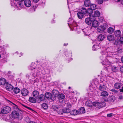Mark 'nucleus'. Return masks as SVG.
<instances>
[{"mask_svg": "<svg viewBox=\"0 0 123 123\" xmlns=\"http://www.w3.org/2000/svg\"><path fill=\"white\" fill-rule=\"evenodd\" d=\"M111 52H110L108 51L107 52H105V51H103L102 52V55L100 57V59L101 60H102V63L103 65H108L109 63V62L108 61H107L105 59V58L107 56H111V55L110 53H111Z\"/></svg>", "mask_w": 123, "mask_h": 123, "instance_id": "f257e3e1", "label": "nucleus"}, {"mask_svg": "<svg viewBox=\"0 0 123 123\" xmlns=\"http://www.w3.org/2000/svg\"><path fill=\"white\" fill-rule=\"evenodd\" d=\"M24 0H14L11 2L12 6L15 7H17V9L20 10L24 7L23 5L22 2Z\"/></svg>", "mask_w": 123, "mask_h": 123, "instance_id": "f03ea898", "label": "nucleus"}, {"mask_svg": "<svg viewBox=\"0 0 123 123\" xmlns=\"http://www.w3.org/2000/svg\"><path fill=\"white\" fill-rule=\"evenodd\" d=\"M105 105V103L104 102L99 103L96 102L93 103V106L96 107V108L99 109L104 107Z\"/></svg>", "mask_w": 123, "mask_h": 123, "instance_id": "7ed1b4c3", "label": "nucleus"}, {"mask_svg": "<svg viewBox=\"0 0 123 123\" xmlns=\"http://www.w3.org/2000/svg\"><path fill=\"white\" fill-rule=\"evenodd\" d=\"M34 64V63L32 62L31 64V67L33 68V72L34 71L36 73V75H39L41 74V69L40 68L38 67L37 68H36L34 67H33V65Z\"/></svg>", "mask_w": 123, "mask_h": 123, "instance_id": "20e7f679", "label": "nucleus"}, {"mask_svg": "<svg viewBox=\"0 0 123 123\" xmlns=\"http://www.w3.org/2000/svg\"><path fill=\"white\" fill-rule=\"evenodd\" d=\"M12 118H18L19 119H21L22 118V115L20 114L19 115V113L16 111H13L12 113Z\"/></svg>", "mask_w": 123, "mask_h": 123, "instance_id": "39448f33", "label": "nucleus"}, {"mask_svg": "<svg viewBox=\"0 0 123 123\" xmlns=\"http://www.w3.org/2000/svg\"><path fill=\"white\" fill-rule=\"evenodd\" d=\"M86 14V9L84 8H82L81 11L77 13V15L79 18L81 19L83 17L84 15Z\"/></svg>", "mask_w": 123, "mask_h": 123, "instance_id": "423d86ee", "label": "nucleus"}, {"mask_svg": "<svg viewBox=\"0 0 123 123\" xmlns=\"http://www.w3.org/2000/svg\"><path fill=\"white\" fill-rule=\"evenodd\" d=\"M11 108L8 106H6L1 109V112L3 114H6L10 112Z\"/></svg>", "mask_w": 123, "mask_h": 123, "instance_id": "0eeeda50", "label": "nucleus"}, {"mask_svg": "<svg viewBox=\"0 0 123 123\" xmlns=\"http://www.w3.org/2000/svg\"><path fill=\"white\" fill-rule=\"evenodd\" d=\"M93 16V15H90L89 17L86 18L85 22L86 24L89 25L91 24L92 22V23L93 20L95 19L94 18H92Z\"/></svg>", "mask_w": 123, "mask_h": 123, "instance_id": "6e6552de", "label": "nucleus"}, {"mask_svg": "<svg viewBox=\"0 0 123 123\" xmlns=\"http://www.w3.org/2000/svg\"><path fill=\"white\" fill-rule=\"evenodd\" d=\"M107 25L106 24L103 25H101L97 28V30L98 32L101 33L107 27Z\"/></svg>", "mask_w": 123, "mask_h": 123, "instance_id": "1a4fd4ad", "label": "nucleus"}, {"mask_svg": "<svg viewBox=\"0 0 123 123\" xmlns=\"http://www.w3.org/2000/svg\"><path fill=\"white\" fill-rule=\"evenodd\" d=\"M32 72L30 74H28L27 75L26 77L28 79H34L36 76V74L33 73V68H32Z\"/></svg>", "mask_w": 123, "mask_h": 123, "instance_id": "9d476101", "label": "nucleus"}, {"mask_svg": "<svg viewBox=\"0 0 123 123\" xmlns=\"http://www.w3.org/2000/svg\"><path fill=\"white\" fill-rule=\"evenodd\" d=\"M68 24L70 27L74 26V25H75V22L73 19L69 18L68 20Z\"/></svg>", "mask_w": 123, "mask_h": 123, "instance_id": "9b49d317", "label": "nucleus"}, {"mask_svg": "<svg viewBox=\"0 0 123 123\" xmlns=\"http://www.w3.org/2000/svg\"><path fill=\"white\" fill-rule=\"evenodd\" d=\"M21 94L24 96H27L29 93V91L27 89L24 88L21 91Z\"/></svg>", "mask_w": 123, "mask_h": 123, "instance_id": "f8f14e48", "label": "nucleus"}, {"mask_svg": "<svg viewBox=\"0 0 123 123\" xmlns=\"http://www.w3.org/2000/svg\"><path fill=\"white\" fill-rule=\"evenodd\" d=\"M6 88L7 90L9 91H12L13 90V87L11 84H7L6 85Z\"/></svg>", "mask_w": 123, "mask_h": 123, "instance_id": "ddd939ff", "label": "nucleus"}, {"mask_svg": "<svg viewBox=\"0 0 123 123\" xmlns=\"http://www.w3.org/2000/svg\"><path fill=\"white\" fill-rule=\"evenodd\" d=\"M91 15H93V17L95 19V17H99L100 15V13L98 11H96L94 12L93 14Z\"/></svg>", "mask_w": 123, "mask_h": 123, "instance_id": "4468645a", "label": "nucleus"}, {"mask_svg": "<svg viewBox=\"0 0 123 123\" xmlns=\"http://www.w3.org/2000/svg\"><path fill=\"white\" fill-rule=\"evenodd\" d=\"M24 3L25 6L27 7H30L31 5V1L30 0H25Z\"/></svg>", "mask_w": 123, "mask_h": 123, "instance_id": "2eb2a0df", "label": "nucleus"}, {"mask_svg": "<svg viewBox=\"0 0 123 123\" xmlns=\"http://www.w3.org/2000/svg\"><path fill=\"white\" fill-rule=\"evenodd\" d=\"M46 98L48 99H51L52 97V95L49 92H46L45 95Z\"/></svg>", "mask_w": 123, "mask_h": 123, "instance_id": "dca6fc26", "label": "nucleus"}, {"mask_svg": "<svg viewBox=\"0 0 123 123\" xmlns=\"http://www.w3.org/2000/svg\"><path fill=\"white\" fill-rule=\"evenodd\" d=\"M92 25L94 27H97L98 25V22L95 19H94L92 23Z\"/></svg>", "mask_w": 123, "mask_h": 123, "instance_id": "f3484780", "label": "nucleus"}, {"mask_svg": "<svg viewBox=\"0 0 123 123\" xmlns=\"http://www.w3.org/2000/svg\"><path fill=\"white\" fill-rule=\"evenodd\" d=\"M52 93L54 97H57L58 95L59 92L58 91L56 90H53L52 92Z\"/></svg>", "mask_w": 123, "mask_h": 123, "instance_id": "a211bd4d", "label": "nucleus"}, {"mask_svg": "<svg viewBox=\"0 0 123 123\" xmlns=\"http://www.w3.org/2000/svg\"><path fill=\"white\" fill-rule=\"evenodd\" d=\"M9 102L10 103V104L12 106V108L13 109L16 110H19L17 105L11 101H10Z\"/></svg>", "mask_w": 123, "mask_h": 123, "instance_id": "6ab92c4d", "label": "nucleus"}, {"mask_svg": "<svg viewBox=\"0 0 123 123\" xmlns=\"http://www.w3.org/2000/svg\"><path fill=\"white\" fill-rule=\"evenodd\" d=\"M71 27L73 28L74 30L78 31V34L80 33V32L79 31H80V29L79 28V27L77 26L76 25V24H75V25H74V26H73V27Z\"/></svg>", "mask_w": 123, "mask_h": 123, "instance_id": "aec40b11", "label": "nucleus"}, {"mask_svg": "<svg viewBox=\"0 0 123 123\" xmlns=\"http://www.w3.org/2000/svg\"><path fill=\"white\" fill-rule=\"evenodd\" d=\"M45 99V96L43 94H41L39 97L38 102L39 103L41 101L44 100Z\"/></svg>", "mask_w": 123, "mask_h": 123, "instance_id": "412c9836", "label": "nucleus"}, {"mask_svg": "<svg viewBox=\"0 0 123 123\" xmlns=\"http://www.w3.org/2000/svg\"><path fill=\"white\" fill-rule=\"evenodd\" d=\"M106 87L104 85H100L99 87V89L101 91H103L106 90Z\"/></svg>", "mask_w": 123, "mask_h": 123, "instance_id": "4be33fe9", "label": "nucleus"}, {"mask_svg": "<svg viewBox=\"0 0 123 123\" xmlns=\"http://www.w3.org/2000/svg\"><path fill=\"white\" fill-rule=\"evenodd\" d=\"M105 38V37L104 35L100 34L99 35L97 38V39L98 41H102Z\"/></svg>", "mask_w": 123, "mask_h": 123, "instance_id": "5701e85b", "label": "nucleus"}, {"mask_svg": "<svg viewBox=\"0 0 123 123\" xmlns=\"http://www.w3.org/2000/svg\"><path fill=\"white\" fill-rule=\"evenodd\" d=\"M107 39L108 40L111 41L114 40V38L113 36L110 35L107 36Z\"/></svg>", "mask_w": 123, "mask_h": 123, "instance_id": "b1692460", "label": "nucleus"}, {"mask_svg": "<svg viewBox=\"0 0 123 123\" xmlns=\"http://www.w3.org/2000/svg\"><path fill=\"white\" fill-rule=\"evenodd\" d=\"M86 106L89 107H92L93 105V103L90 101H87L85 104Z\"/></svg>", "mask_w": 123, "mask_h": 123, "instance_id": "393cba45", "label": "nucleus"}, {"mask_svg": "<svg viewBox=\"0 0 123 123\" xmlns=\"http://www.w3.org/2000/svg\"><path fill=\"white\" fill-rule=\"evenodd\" d=\"M6 80L3 78H0V85H3L5 84L6 83Z\"/></svg>", "mask_w": 123, "mask_h": 123, "instance_id": "a878e982", "label": "nucleus"}, {"mask_svg": "<svg viewBox=\"0 0 123 123\" xmlns=\"http://www.w3.org/2000/svg\"><path fill=\"white\" fill-rule=\"evenodd\" d=\"M39 92L37 91H35L33 92V95L35 98H37L39 95Z\"/></svg>", "mask_w": 123, "mask_h": 123, "instance_id": "bb28decb", "label": "nucleus"}, {"mask_svg": "<svg viewBox=\"0 0 123 123\" xmlns=\"http://www.w3.org/2000/svg\"><path fill=\"white\" fill-rule=\"evenodd\" d=\"M78 113H79V112L77 110H74L71 111L70 114L72 115H77Z\"/></svg>", "mask_w": 123, "mask_h": 123, "instance_id": "cd10ccee", "label": "nucleus"}, {"mask_svg": "<svg viewBox=\"0 0 123 123\" xmlns=\"http://www.w3.org/2000/svg\"><path fill=\"white\" fill-rule=\"evenodd\" d=\"M100 48L99 45H94L92 47V50L94 51H96Z\"/></svg>", "mask_w": 123, "mask_h": 123, "instance_id": "c85d7f7f", "label": "nucleus"}, {"mask_svg": "<svg viewBox=\"0 0 123 123\" xmlns=\"http://www.w3.org/2000/svg\"><path fill=\"white\" fill-rule=\"evenodd\" d=\"M78 112L79 114H82L85 112V110L84 107H82L79 110Z\"/></svg>", "mask_w": 123, "mask_h": 123, "instance_id": "c756f323", "label": "nucleus"}, {"mask_svg": "<svg viewBox=\"0 0 123 123\" xmlns=\"http://www.w3.org/2000/svg\"><path fill=\"white\" fill-rule=\"evenodd\" d=\"M57 97L59 99H64L65 98V96L63 94L61 93L59 94Z\"/></svg>", "mask_w": 123, "mask_h": 123, "instance_id": "7c9ffc66", "label": "nucleus"}, {"mask_svg": "<svg viewBox=\"0 0 123 123\" xmlns=\"http://www.w3.org/2000/svg\"><path fill=\"white\" fill-rule=\"evenodd\" d=\"M84 4L85 6L89 7L91 5L90 1L89 0H86L84 1Z\"/></svg>", "mask_w": 123, "mask_h": 123, "instance_id": "2f4dec72", "label": "nucleus"}, {"mask_svg": "<svg viewBox=\"0 0 123 123\" xmlns=\"http://www.w3.org/2000/svg\"><path fill=\"white\" fill-rule=\"evenodd\" d=\"M29 100L30 102L33 103H35L36 102V99L32 97H30Z\"/></svg>", "mask_w": 123, "mask_h": 123, "instance_id": "473e14b6", "label": "nucleus"}, {"mask_svg": "<svg viewBox=\"0 0 123 123\" xmlns=\"http://www.w3.org/2000/svg\"><path fill=\"white\" fill-rule=\"evenodd\" d=\"M108 95V93L106 91H104L101 93V95L103 97H106Z\"/></svg>", "mask_w": 123, "mask_h": 123, "instance_id": "72a5a7b5", "label": "nucleus"}, {"mask_svg": "<svg viewBox=\"0 0 123 123\" xmlns=\"http://www.w3.org/2000/svg\"><path fill=\"white\" fill-rule=\"evenodd\" d=\"M121 32L120 31L117 30L115 32V36L117 37H119L121 36Z\"/></svg>", "mask_w": 123, "mask_h": 123, "instance_id": "f704fd0d", "label": "nucleus"}, {"mask_svg": "<svg viewBox=\"0 0 123 123\" xmlns=\"http://www.w3.org/2000/svg\"><path fill=\"white\" fill-rule=\"evenodd\" d=\"M121 86V84L119 83H115L114 85V86L117 89L119 88Z\"/></svg>", "mask_w": 123, "mask_h": 123, "instance_id": "c9c22d12", "label": "nucleus"}, {"mask_svg": "<svg viewBox=\"0 0 123 123\" xmlns=\"http://www.w3.org/2000/svg\"><path fill=\"white\" fill-rule=\"evenodd\" d=\"M63 112L65 113H69L70 112V110L69 108H66L63 109Z\"/></svg>", "mask_w": 123, "mask_h": 123, "instance_id": "e433bc0d", "label": "nucleus"}, {"mask_svg": "<svg viewBox=\"0 0 123 123\" xmlns=\"http://www.w3.org/2000/svg\"><path fill=\"white\" fill-rule=\"evenodd\" d=\"M20 91V89L18 87H15L13 90L14 92L16 94L19 93Z\"/></svg>", "mask_w": 123, "mask_h": 123, "instance_id": "4c0bfd02", "label": "nucleus"}, {"mask_svg": "<svg viewBox=\"0 0 123 123\" xmlns=\"http://www.w3.org/2000/svg\"><path fill=\"white\" fill-rule=\"evenodd\" d=\"M114 30L113 28L111 27H109L107 30V31L108 33L111 34L114 32Z\"/></svg>", "mask_w": 123, "mask_h": 123, "instance_id": "58836bf2", "label": "nucleus"}, {"mask_svg": "<svg viewBox=\"0 0 123 123\" xmlns=\"http://www.w3.org/2000/svg\"><path fill=\"white\" fill-rule=\"evenodd\" d=\"M86 13L88 14H91L92 13V10L91 8H89L86 10Z\"/></svg>", "mask_w": 123, "mask_h": 123, "instance_id": "ea45409f", "label": "nucleus"}, {"mask_svg": "<svg viewBox=\"0 0 123 123\" xmlns=\"http://www.w3.org/2000/svg\"><path fill=\"white\" fill-rule=\"evenodd\" d=\"M90 6L92 10H94L96 8V5L95 4H92L90 5Z\"/></svg>", "mask_w": 123, "mask_h": 123, "instance_id": "a19ab883", "label": "nucleus"}, {"mask_svg": "<svg viewBox=\"0 0 123 123\" xmlns=\"http://www.w3.org/2000/svg\"><path fill=\"white\" fill-rule=\"evenodd\" d=\"M41 106L42 107L45 109H47L48 107L47 104L45 103H43L41 105Z\"/></svg>", "mask_w": 123, "mask_h": 123, "instance_id": "79ce46f5", "label": "nucleus"}, {"mask_svg": "<svg viewBox=\"0 0 123 123\" xmlns=\"http://www.w3.org/2000/svg\"><path fill=\"white\" fill-rule=\"evenodd\" d=\"M112 69L113 72H115L118 71V68L117 67L113 66L112 67Z\"/></svg>", "mask_w": 123, "mask_h": 123, "instance_id": "37998d69", "label": "nucleus"}, {"mask_svg": "<svg viewBox=\"0 0 123 123\" xmlns=\"http://www.w3.org/2000/svg\"><path fill=\"white\" fill-rule=\"evenodd\" d=\"M81 30L83 32L85 35H88L89 34V33L86 30V29H84L83 30Z\"/></svg>", "mask_w": 123, "mask_h": 123, "instance_id": "c03bdc74", "label": "nucleus"}, {"mask_svg": "<svg viewBox=\"0 0 123 123\" xmlns=\"http://www.w3.org/2000/svg\"><path fill=\"white\" fill-rule=\"evenodd\" d=\"M115 99V98L114 96H111L109 98V100L111 102H113Z\"/></svg>", "mask_w": 123, "mask_h": 123, "instance_id": "a18cd8bd", "label": "nucleus"}, {"mask_svg": "<svg viewBox=\"0 0 123 123\" xmlns=\"http://www.w3.org/2000/svg\"><path fill=\"white\" fill-rule=\"evenodd\" d=\"M77 0L78 1L79 0ZM76 2V1H75V0H67V2L68 6H69V3L70 4L72 2Z\"/></svg>", "mask_w": 123, "mask_h": 123, "instance_id": "49530a36", "label": "nucleus"}, {"mask_svg": "<svg viewBox=\"0 0 123 123\" xmlns=\"http://www.w3.org/2000/svg\"><path fill=\"white\" fill-rule=\"evenodd\" d=\"M103 0H97V1L98 4H101L103 3Z\"/></svg>", "mask_w": 123, "mask_h": 123, "instance_id": "de8ad7c7", "label": "nucleus"}, {"mask_svg": "<svg viewBox=\"0 0 123 123\" xmlns=\"http://www.w3.org/2000/svg\"><path fill=\"white\" fill-rule=\"evenodd\" d=\"M110 91L115 93H117L118 92V91L114 89H111Z\"/></svg>", "mask_w": 123, "mask_h": 123, "instance_id": "09e8293b", "label": "nucleus"}, {"mask_svg": "<svg viewBox=\"0 0 123 123\" xmlns=\"http://www.w3.org/2000/svg\"><path fill=\"white\" fill-rule=\"evenodd\" d=\"M120 42L122 44H123V37H121L120 39Z\"/></svg>", "mask_w": 123, "mask_h": 123, "instance_id": "8fccbe9b", "label": "nucleus"}, {"mask_svg": "<svg viewBox=\"0 0 123 123\" xmlns=\"http://www.w3.org/2000/svg\"><path fill=\"white\" fill-rule=\"evenodd\" d=\"M1 62L2 63H4L6 62V60L5 59H3L1 60Z\"/></svg>", "mask_w": 123, "mask_h": 123, "instance_id": "3c124183", "label": "nucleus"}, {"mask_svg": "<svg viewBox=\"0 0 123 123\" xmlns=\"http://www.w3.org/2000/svg\"><path fill=\"white\" fill-rule=\"evenodd\" d=\"M104 21V19L103 18H100L99 19V21L100 22L102 23Z\"/></svg>", "mask_w": 123, "mask_h": 123, "instance_id": "603ef678", "label": "nucleus"}, {"mask_svg": "<svg viewBox=\"0 0 123 123\" xmlns=\"http://www.w3.org/2000/svg\"><path fill=\"white\" fill-rule=\"evenodd\" d=\"M113 114L112 113H110L107 114V116L108 117H110L112 116Z\"/></svg>", "mask_w": 123, "mask_h": 123, "instance_id": "864d4df0", "label": "nucleus"}, {"mask_svg": "<svg viewBox=\"0 0 123 123\" xmlns=\"http://www.w3.org/2000/svg\"><path fill=\"white\" fill-rule=\"evenodd\" d=\"M11 72L10 71H9L8 73L7 74L9 76L11 75Z\"/></svg>", "mask_w": 123, "mask_h": 123, "instance_id": "5fc2aeb1", "label": "nucleus"}, {"mask_svg": "<svg viewBox=\"0 0 123 123\" xmlns=\"http://www.w3.org/2000/svg\"><path fill=\"white\" fill-rule=\"evenodd\" d=\"M123 97L121 95L119 96L118 98L119 99H121L123 98Z\"/></svg>", "mask_w": 123, "mask_h": 123, "instance_id": "6e6d98bb", "label": "nucleus"}, {"mask_svg": "<svg viewBox=\"0 0 123 123\" xmlns=\"http://www.w3.org/2000/svg\"><path fill=\"white\" fill-rule=\"evenodd\" d=\"M25 107H26L28 109L30 110H32L31 108H30V107H29L26 106H25Z\"/></svg>", "mask_w": 123, "mask_h": 123, "instance_id": "4d7b16f0", "label": "nucleus"}, {"mask_svg": "<svg viewBox=\"0 0 123 123\" xmlns=\"http://www.w3.org/2000/svg\"><path fill=\"white\" fill-rule=\"evenodd\" d=\"M120 70L122 72H123V67H121L120 69Z\"/></svg>", "mask_w": 123, "mask_h": 123, "instance_id": "13d9d810", "label": "nucleus"}, {"mask_svg": "<svg viewBox=\"0 0 123 123\" xmlns=\"http://www.w3.org/2000/svg\"><path fill=\"white\" fill-rule=\"evenodd\" d=\"M118 1H121V4L123 5V0H118Z\"/></svg>", "mask_w": 123, "mask_h": 123, "instance_id": "bf43d9fd", "label": "nucleus"}, {"mask_svg": "<svg viewBox=\"0 0 123 123\" xmlns=\"http://www.w3.org/2000/svg\"><path fill=\"white\" fill-rule=\"evenodd\" d=\"M90 90H91V89H92V91H93L94 89H93V87H90Z\"/></svg>", "mask_w": 123, "mask_h": 123, "instance_id": "052dcab7", "label": "nucleus"}, {"mask_svg": "<svg viewBox=\"0 0 123 123\" xmlns=\"http://www.w3.org/2000/svg\"><path fill=\"white\" fill-rule=\"evenodd\" d=\"M33 0L35 2H37L39 1V0Z\"/></svg>", "mask_w": 123, "mask_h": 123, "instance_id": "680f3d73", "label": "nucleus"}, {"mask_svg": "<svg viewBox=\"0 0 123 123\" xmlns=\"http://www.w3.org/2000/svg\"><path fill=\"white\" fill-rule=\"evenodd\" d=\"M121 61L123 63V56L122 57L121 59Z\"/></svg>", "mask_w": 123, "mask_h": 123, "instance_id": "e2e57ef3", "label": "nucleus"}, {"mask_svg": "<svg viewBox=\"0 0 123 123\" xmlns=\"http://www.w3.org/2000/svg\"><path fill=\"white\" fill-rule=\"evenodd\" d=\"M29 123H36L35 122H33V121H31Z\"/></svg>", "mask_w": 123, "mask_h": 123, "instance_id": "0e129e2a", "label": "nucleus"}, {"mask_svg": "<svg viewBox=\"0 0 123 123\" xmlns=\"http://www.w3.org/2000/svg\"><path fill=\"white\" fill-rule=\"evenodd\" d=\"M110 49V48H107V49L106 50V52L107 50H109Z\"/></svg>", "mask_w": 123, "mask_h": 123, "instance_id": "69168bd1", "label": "nucleus"}, {"mask_svg": "<svg viewBox=\"0 0 123 123\" xmlns=\"http://www.w3.org/2000/svg\"><path fill=\"white\" fill-rule=\"evenodd\" d=\"M68 45V43H67V44H66V43H64V45L65 46H66L67 45Z\"/></svg>", "mask_w": 123, "mask_h": 123, "instance_id": "338daca9", "label": "nucleus"}, {"mask_svg": "<svg viewBox=\"0 0 123 123\" xmlns=\"http://www.w3.org/2000/svg\"><path fill=\"white\" fill-rule=\"evenodd\" d=\"M55 20H53V21H52V23H55Z\"/></svg>", "mask_w": 123, "mask_h": 123, "instance_id": "774afa93", "label": "nucleus"}]
</instances>
